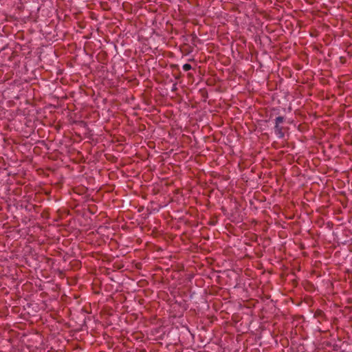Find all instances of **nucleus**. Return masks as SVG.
<instances>
[{
    "label": "nucleus",
    "mask_w": 352,
    "mask_h": 352,
    "mask_svg": "<svg viewBox=\"0 0 352 352\" xmlns=\"http://www.w3.org/2000/svg\"><path fill=\"white\" fill-rule=\"evenodd\" d=\"M275 133L279 138H283L284 137V132L283 131V128L280 125L275 124L274 126Z\"/></svg>",
    "instance_id": "nucleus-1"
},
{
    "label": "nucleus",
    "mask_w": 352,
    "mask_h": 352,
    "mask_svg": "<svg viewBox=\"0 0 352 352\" xmlns=\"http://www.w3.org/2000/svg\"><path fill=\"white\" fill-rule=\"evenodd\" d=\"M284 122V118L283 116H278L275 120V124L280 125Z\"/></svg>",
    "instance_id": "nucleus-2"
},
{
    "label": "nucleus",
    "mask_w": 352,
    "mask_h": 352,
    "mask_svg": "<svg viewBox=\"0 0 352 352\" xmlns=\"http://www.w3.org/2000/svg\"><path fill=\"white\" fill-rule=\"evenodd\" d=\"M192 69V67L190 64L186 63L183 65V69L185 72L189 71Z\"/></svg>",
    "instance_id": "nucleus-3"
}]
</instances>
